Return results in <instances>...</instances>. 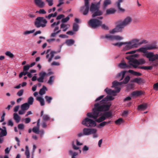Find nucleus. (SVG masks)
Here are the masks:
<instances>
[{"label":"nucleus","instance_id":"nucleus-27","mask_svg":"<svg viewBox=\"0 0 158 158\" xmlns=\"http://www.w3.org/2000/svg\"><path fill=\"white\" fill-rule=\"evenodd\" d=\"M111 3V1L110 0H105L103 6V9H105L107 6L110 4Z\"/></svg>","mask_w":158,"mask_h":158},{"label":"nucleus","instance_id":"nucleus-52","mask_svg":"<svg viewBox=\"0 0 158 158\" xmlns=\"http://www.w3.org/2000/svg\"><path fill=\"white\" fill-rule=\"evenodd\" d=\"M105 38L110 40H114V35H106Z\"/></svg>","mask_w":158,"mask_h":158},{"label":"nucleus","instance_id":"nucleus-33","mask_svg":"<svg viewBox=\"0 0 158 158\" xmlns=\"http://www.w3.org/2000/svg\"><path fill=\"white\" fill-rule=\"evenodd\" d=\"M128 72L136 76H140L142 74L140 73L135 72L131 70H129Z\"/></svg>","mask_w":158,"mask_h":158},{"label":"nucleus","instance_id":"nucleus-40","mask_svg":"<svg viewBox=\"0 0 158 158\" xmlns=\"http://www.w3.org/2000/svg\"><path fill=\"white\" fill-rule=\"evenodd\" d=\"M34 102V98L32 97H30L28 99L27 103L29 104V105H31L33 104Z\"/></svg>","mask_w":158,"mask_h":158},{"label":"nucleus","instance_id":"nucleus-57","mask_svg":"<svg viewBox=\"0 0 158 158\" xmlns=\"http://www.w3.org/2000/svg\"><path fill=\"white\" fill-rule=\"evenodd\" d=\"M101 26L102 28V29L105 30H108L109 29L108 27L105 24H101V25L100 26Z\"/></svg>","mask_w":158,"mask_h":158},{"label":"nucleus","instance_id":"nucleus-15","mask_svg":"<svg viewBox=\"0 0 158 158\" xmlns=\"http://www.w3.org/2000/svg\"><path fill=\"white\" fill-rule=\"evenodd\" d=\"M126 72V71H123L119 73L116 76V78L119 80V81L122 80L123 79Z\"/></svg>","mask_w":158,"mask_h":158},{"label":"nucleus","instance_id":"nucleus-63","mask_svg":"<svg viewBox=\"0 0 158 158\" xmlns=\"http://www.w3.org/2000/svg\"><path fill=\"white\" fill-rule=\"evenodd\" d=\"M123 38L118 35H114V40H120L123 39Z\"/></svg>","mask_w":158,"mask_h":158},{"label":"nucleus","instance_id":"nucleus-43","mask_svg":"<svg viewBox=\"0 0 158 158\" xmlns=\"http://www.w3.org/2000/svg\"><path fill=\"white\" fill-rule=\"evenodd\" d=\"M69 152V154L72 155V158H76L75 157L78 155V153L76 152H73L72 150H70Z\"/></svg>","mask_w":158,"mask_h":158},{"label":"nucleus","instance_id":"nucleus-55","mask_svg":"<svg viewBox=\"0 0 158 158\" xmlns=\"http://www.w3.org/2000/svg\"><path fill=\"white\" fill-rule=\"evenodd\" d=\"M30 68L29 65L27 64L26 65H25L23 67V71L24 72H27V71Z\"/></svg>","mask_w":158,"mask_h":158},{"label":"nucleus","instance_id":"nucleus-37","mask_svg":"<svg viewBox=\"0 0 158 158\" xmlns=\"http://www.w3.org/2000/svg\"><path fill=\"white\" fill-rule=\"evenodd\" d=\"M139 68L144 69V70H152V66H139Z\"/></svg>","mask_w":158,"mask_h":158},{"label":"nucleus","instance_id":"nucleus-32","mask_svg":"<svg viewBox=\"0 0 158 158\" xmlns=\"http://www.w3.org/2000/svg\"><path fill=\"white\" fill-rule=\"evenodd\" d=\"M57 52L54 51H51L50 52V57L48 59V62H51L53 57L55 54H56Z\"/></svg>","mask_w":158,"mask_h":158},{"label":"nucleus","instance_id":"nucleus-17","mask_svg":"<svg viewBox=\"0 0 158 158\" xmlns=\"http://www.w3.org/2000/svg\"><path fill=\"white\" fill-rule=\"evenodd\" d=\"M143 94V92L140 91H136L133 92L131 94V96L132 97H138Z\"/></svg>","mask_w":158,"mask_h":158},{"label":"nucleus","instance_id":"nucleus-25","mask_svg":"<svg viewBox=\"0 0 158 158\" xmlns=\"http://www.w3.org/2000/svg\"><path fill=\"white\" fill-rule=\"evenodd\" d=\"M36 100L40 103L41 106H44L45 105V102L44 99L41 97H38L36 98Z\"/></svg>","mask_w":158,"mask_h":158},{"label":"nucleus","instance_id":"nucleus-44","mask_svg":"<svg viewBox=\"0 0 158 158\" xmlns=\"http://www.w3.org/2000/svg\"><path fill=\"white\" fill-rule=\"evenodd\" d=\"M25 154L26 156H27V158H29L30 157V152L27 146H26V151L25 152Z\"/></svg>","mask_w":158,"mask_h":158},{"label":"nucleus","instance_id":"nucleus-12","mask_svg":"<svg viewBox=\"0 0 158 158\" xmlns=\"http://www.w3.org/2000/svg\"><path fill=\"white\" fill-rule=\"evenodd\" d=\"M139 40L137 39H134L131 41H129L131 45L133 48H137L138 45L141 44L143 43H146V40H143L141 42L139 43Z\"/></svg>","mask_w":158,"mask_h":158},{"label":"nucleus","instance_id":"nucleus-61","mask_svg":"<svg viewBox=\"0 0 158 158\" xmlns=\"http://www.w3.org/2000/svg\"><path fill=\"white\" fill-rule=\"evenodd\" d=\"M138 60L139 64H143L145 63V61L144 59H139Z\"/></svg>","mask_w":158,"mask_h":158},{"label":"nucleus","instance_id":"nucleus-53","mask_svg":"<svg viewBox=\"0 0 158 158\" xmlns=\"http://www.w3.org/2000/svg\"><path fill=\"white\" fill-rule=\"evenodd\" d=\"M54 76H51L48 81V83L50 84H52L54 80Z\"/></svg>","mask_w":158,"mask_h":158},{"label":"nucleus","instance_id":"nucleus-24","mask_svg":"<svg viewBox=\"0 0 158 158\" xmlns=\"http://www.w3.org/2000/svg\"><path fill=\"white\" fill-rule=\"evenodd\" d=\"M30 105L29 104L26 103L23 104L21 106V109L22 110H27L29 108Z\"/></svg>","mask_w":158,"mask_h":158},{"label":"nucleus","instance_id":"nucleus-7","mask_svg":"<svg viewBox=\"0 0 158 158\" xmlns=\"http://www.w3.org/2000/svg\"><path fill=\"white\" fill-rule=\"evenodd\" d=\"M47 21L42 17H38L35 19L34 25L37 28L45 27L47 23Z\"/></svg>","mask_w":158,"mask_h":158},{"label":"nucleus","instance_id":"nucleus-64","mask_svg":"<svg viewBox=\"0 0 158 158\" xmlns=\"http://www.w3.org/2000/svg\"><path fill=\"white\" fill-rule=\"evenodd\" d=\"M46 75V73L45 72L40 73L39 74L40 77L41 78L44 79V77Z\"/></svg>","mask_w":158,"mask_h":158},{"label":"nucleus","instance_id":"nucleus-18","mask_svg":"<svg viewBox=\"0 0 158 158\" xmlns=\"http://www.w3.org/2000/svg\"><path fill=\"white\" fill-rule=\"evenodd\" d=\"M3 129L2 130L0 133V137H2L6 135L7 132L6 127L3 126L2 127Z\"/></svg>","mask_w":158,"mask_h":158},{"label":"nucleus","instance_id":"nucleus-60","mask_svg":"<svg viewBox=\"0 0 158 158\" xmlns=\"http://www.w3.org/2000/svg\"><path fill=\"white\" fill-rule=\"evenodd\" d=\"M69 19V16H67L65 18L63 19H62L61 22L63 23H65L67 22Z\"/></svg>","mask_w":158,"mask_h":158},{"label":"nucleus","instance_id":"nucleus-41","mask_svg":"<svg viewBox=\"0 0 158 158\" xmlns=\"http://www.w3.org/2000/svg\"><path fill=\"white\" fill-rule=\"evenodd\" d=\"M133 88V85L132 84H129L127 85L126 89L128 91H129L132 89Z\"/></svg>","mask_w":158,"mask_h":158},{"label":"nucleus","instance_id":"nucleus-48","mask_svg":"<svg viewBox=\"0 0 158 158\" xmlns=\"http://www.w3.org/2000/svg\"><path fill=\"white\" fill-rule=\"evenodd\" d=\"M78 25L77 24L74 23L73 24V30L75 31H77L78 30Z\"/></svg>","mask_w":158,"mask_h":158},{"label":"nucleus","instance_id":"nucleus-13","mask_svg":"<svg viewBox=\"0 0 158 158\" xmlns=\"http://www.w3.org/2000/svg\"><path fill=\"white\" fill-rule=\"evenodd\" d=\"M83 131L84 135H88L96 133L97 130L95 129L85 128L83 129Z\"/></svg>","mask_w":158,"mask_h":158},{"label":"nucleus","instance_id":"nucleus-31","mask_svg":"<svg viewBox=\"0 0 158 158\" xmlns=\"http://www.w3.org/2000/svg\"><path fill=\"white\" fill-rule=\"evenodd\" d=\"M124 43H125L124 44H126L125 48V49L127 50L133 48L132 45L130 44L129 42Z\"/></svg>","mask_w":158,"mask_h":158},{"label":"nucleus","instance_id":"nucleus-45","mask_svg":"<svg viewBox=\"0 0 158 158\" xmlns=\"http://www.w3.org/2000/svg\"><path fill=\"white\" fill-rule=\"evenodd\" d=\"M35 31V29H33L31 31H26L24 32L23 34L26 35L31 33H32Z\"/></svg>","mask_w":158,"mask_h":158},{"label":"nucleus","instance_id":"nucleus-16","mask_svg":"<svg viewBox=\"0 0 158 158\" xmlns=\"http://www.w3.org/2000/svg\"><path fill=\"white\" fill-rule=\"evenodd\" d=\"M89 9V6H83L81 7V10H84L83 14L86 15L88 13Z\"/></svg>","mask_w":158,"mask_h":158},{"label":"nucleus","instance_id":"nucleus-5","mask_svg":"<svg viewBox=\"0 0 158 158\" xmlns=\"http://www.w3.org/2000/svg\"><path fill=\"white\" fill-rule=\"evenodd\" d=\"M99 6H98L94 3H92L90 7V11L92 13V15L93 18L97 16H100L103 14V12L99 10Z\"/></svg>","mask_w":158,"mask_h":158},{"label":"nucleus","instance_id":"nucleus-19","mask_svg":"<svg viewBox=\"0 0 158 158\" xmlns=\"http://www.w3.org/2000/svg\"><path fill=\"white\" fill-rule=\"evenodd\" d=\"M147 107V105L146 103L140 104L138 106V109L139 110H144Z\"/></svg>","mask_w":158,"mask_h":158},{"label":"nucleus","instance_id":"nucleus-26","mask_svg":"<svg viewBox=\"0 0 158 158\" xmlns=\"http://www.w3.org/2000/svg\"><path fill=\"white\" fill-rule=\"evenodd\" d=\"M14 119L16 123H19L20 120V118L17 114L15 113L13 114Z\"/></svg>","mask_w":158,"mask_h":158},{"label":"nucleus","instance_id":"nucleus-62","mask_svg":"<svg viewBox=\"0 0 158 158\" xmlns=\"http://www.w3.org/2000/svg\"><path fill=\"white\" fill-rule=\"evenodd\" d=\"M27 73H28L27 72H26V71L24 72L23 71V72H21L19 74V77L21 78L23 76V75L25 76L26 75H27Z\"/></svg>","mask_w":158,"mask_h":158},{"label":"nucleus","instance_id":"nucleus-1","mask_svg":"<svg viewBox=\"0 0 158 158\" xmlns=\"http://www.w3.org/2000/svg\"><path fill=\"white\" fill-rule=\"evenodd\" d=\"M114 98L112 96L108 95L99 102L95 103L94 105V110L95 114L97 115L98 114L96 113L97 111H108L111 106L110 102H108L106 103L108 101L113 100ZM97 115H95L94 118H96Z\"/></svg>","mask_w":158,"mask_h":158},{"label":"nucleus","instance_id":"nucleus-58","mask_svg":"<svg viewBox=\"0 0 158 158\" xmlns=\"http://www.w3.org/2000/svg\"><path fill=\"white\" fill-rule=\"evenodd\" d=\"M24 90L23 89H21L19 90L17 93V94L19 96H21L23 95Z\"/></svg>","mask_w":158,"mask_h":158},{"label":"nucleus","instance_id":"nucleus-47","mask_svg":"<svg viewBox=\"0 0 158 158\" xmlns=\"http://www.w3.org/2000/svg\"><path fill=\"white\" fill-rule=\"evenodd\" d=\"M5 54L11 58H12L14 56V55L10 51L6 52L5 53Z\"/></svg>","mask_w":158,"mask_h":158},{"label":"nucleus","instance_id":"nucleus-14","mask_svg":"<svg viewBox=\"0 0 158 158\" xmlns=\"http://www.w3.org/2000/svg\"><path fill=\"white\" fill-rule=\"evenodd\" d=\"M34 2L35 4L39 8H43L45 5V3L42 0H34Z\"/></svg>","mask_w":158,"mask_h":158},{"label":"nucleus","instance_id":"nucleus-49","mask_svg":"<svg viewBox=\"0 0 158 158\" xmlns=\"http://www.w3.org/2000/svg\"><path fill=\"white\" fill-rule=\"evenodd\" d=\"M125 44L124 42H118L115 43H113L112 44L114 45L118 46L119 47Z\"/></svg>","mask_w":158,"mask_h":158},{"label":"nucleus","instance_id":"nucleus-51","mask_svg":"<svg viewBox=\"0 0 158 158\" xmlns=\"http://www.w3.org/2000/svg\"><path fill=\"white\" fill-rule=\"evenodd\" d=\"M39 127H34L32 129V131H33L36 134H39Z\"/></svg>","mask_w":158,"mask_h":158},{"label":"nucleus","instance_id":"nucleus-21","mask_svg":"<svg viewBox=\"0 0 158 158\" xmlns=\"http://www.w3.org/2000/svg\"><path fill=\"white\" fill-rule=\"evenodd\" d=\"M103 114L104 117H105V119L107 118H111L112 115V113L110 111L105 112Z\"/></svg>","mask_w":158,"mask_h":158},{"label":"nucleus","instance_id":"nucleus-3","mask_svg":"<svg viewBox=\"0 0 158 158\" xmlns=\"http://www.w3.org/2000/svg\"><path fill=\"white\" fill-rule=\"evenodd\" d=\"M94 107L93 109V111L92 112H89L87 114V116L89 118H91L95 119V122H97L98 123H101L105 119V118L103 114H100V112L103 111H96V113L98 114L97 116V117L95 118H94V116L95 115H97L95 114Z\"/></svg>","mask_w":158,"mask_h":158},{"label":"nucleus","instance_id":"nucleus-59","mask_svg":"<svg viewBox=\"0 0 158 158\" xmlns=\"http://www.w3.org/2000/svg\"><path fill=\"white\" fill-rule=\"evenodd\" d=\"M14 125V123L11 119H9L7 125L8 126H10L11 127H13Z\"/></svg>","mask_w":158,"mask_h":158},{"label":"nucleus","instance_id":"nucleus-42","mask_svg":"<svg viewBox=\"0 0 158 158\" xmlns=\"http://www.w3.org/2000/svg\"><path fill=\"white\" fill-rule=\"evenodd\" d=\"M43 119L44 121H47L50 119V118L48 115H43Z\"/></svg>","mask_w":158,"mask_h":158},{"label":"nucleus","instance_id":"nucleus-2","mask_svg":"<svg viewBox=\"0 0 158 158\" xmlns=\"http://www.w3.org/2000/svg\"><path fill=\"white\" fill-rule=\"evenodd\" d=\"M132 18L130 16L126 17L123 21H119L117 22V24L113 30L110 31V33L114 34L115 33L122 32L123 29L127 25L131 24L132 21Z\"/></svg>","mask_w":158,"mask_h":158},{"label":"nucleus","instance_id":"nucleus-4","mask_svg":"<svg viewBox=\"0 0 158 158\" xmlns=\"http://www.w3.org/2000/svg\"><path fill=\"white\" fill-rule=\"evenodd\" d=\"M103 19V17L99 16L98 17V19H91L88 21V24L90 27L93 29H96L100 26L102 24V21L99 19L101 20Z\"/></svg>","mask_w":158,"mask_h":158},{"label":"nucleus","instance_id":"nucleus-20","mask_svg":"<svg viewBox=\"0 0 158 158\" xmlns=\"http://www.w3.org/2000/svg\"><path fill=\"white\" fill-rule=\"evenodd\" d=\"M48 90L47 88L45 86L43 85L42 88L39 91V94L41 95H43L45 94L46 91Z\"/></svg>","mask_w":158,"mask_h":158},{"label":"nucleus","instance_id":"nucleus-46","mask_svg":"<svg viewBox=\"0 0 158 158\" xmlns=\"http://www.w3.org/2000/svg\"><path fill=\"white\" fill-rule=\"evenodd\" d=\"M123 122V120L122 118H119L116 121H115V123L116 124H120L121 123Z\"/></svg>","mask_w":158,"mask_h":158},{"label":"nucleus","instance_id":"nucleus-38","mask_svg":"<svg viewBox=\"0 0 158 158\" xmlns=\"http://www.w3.org/2000/svg\"><path fill=\"white\" fill-rule=\"evenodd\" d=\"M148 50L147 49V47L145 48H141L139 49L136 50L137 51L142 52L143 53H146L147 52V50Z\"/></svg>","mask_w":158,"mask_h":158},{"label":"nucleus","instance_id":"nucleus-11","mask_svg":"<svg viewBox=\"0 0 158 158\" xmlns=\"http://www.w3.org/2000/svg\"><path fill=\"white\" fill-rule=\"evenodd\" d=\"M129 60V63L130 65L133 66L134 68H136L139 65L138 60L134 59L133 58L127 57Z\"/></svg>","mask_w":158,"mask_h":158},{"label":"nucleus","instance_id":"nucleus-29","mask_svg":"<svg viewBox=\"0 0 158 158\" xmlns=\"http://www.w3.org/2000/svg\"><path fill=\"white\" fill-rule=\"evenodd\" d=\"M116 11V10L112 8L107 9L106 11V14L110 15L114 14Z\"/></svg>","mask_w":158,"mask_h":158},{"label":"nucleus","instance_id":"nucleus-50","mask_svg":"<svg viewBox=\"0 0 158 158\" xmlns=\"http://www.w3.org/2000/svg\"><path fill=\"white\" fill-rule=\"evenodd\" d=\"M60 31L61 30H59L57 31L56 32H54L51 34V37H55L57 34L60 33Z\"/></svg>","mask_w":158,"mask_h":158},{"label":"nucleus","instance_id":"nucleus-28","mask_svg":"<svg viewBox=\"0 0 158 158\" xmlns=\"http://www.w3.org/2000/svg\"><path fill=\"white\" fill-rule=\"evenodd\" d=\"M111 122V121H109L108 122L103 121L101 122V123L98 126V128H101L102 127H103L105 126L106 124H109Z\"/></svg>","mask_w":158,"mask_h":158},{"label":"nucleus","instance_id":"nucleus-56","mask_svg":"<svg viewBox=\"0 0 158 158\" xmlns=\"http://www.w3.org/2000/svg\"><path fill=\"white\" fill-rule=\"evenodd\" d=\"M49 6H51L53 4V0H46Z\"/></svg>","mask_w":158,"mask_h":158},{"label":"nucleus","instance_id":"nucleus-30","mask_svg":"<svg viewBox=\"0 0 158 158\" xmlns=\"http://www.w3.org/2000/svg\"><path fill=\"white\" fill-rule=\"evenodd\" d=\"M65 43L67 45L71 46L74 44V41L72 39L67 40H66Z\"/></svg>","mask_w":158,"mask_h":158},{"label":"nucleus","instance_id":"nucleus-9","mask_svg":"<svg viewBox=\"0 0 158 158\" xmlns=\"http://www.w3.org/2000/svg\"><path fill=\"white\" fill-rule=\"evenodd\" d=\"M115 88V90H112L111 89H109L108 88H106L104 90V91L108 94L112 95L113 96H115L116 95V93L119 92L121 89L119 87L116 86L114 87Z\"/></svg>","mask_w":158,"mask_h":158},{"label":"nucleus","instance_id":"nucleus-22","mask_svg":"<svg viewBox=\"0 0 158 158\" xmlns=\"http://www.w3.org/2000/svg\"><path fill=\"white\" fill-rule=\"evenodd\" d=\"M119 67L122 69L126 68H130V66L127 65L125 62H124L123 61H122L121 63L119 64Z\"/></svg>","mask_w":158,"mask_h":158},{"label":"nucleus","instance_id":"nucleus-36","mask_svg":"<svg viewBox=\"0 0 158 158\" xmlns=\"http://www.w3.org/2000/svg\"><path fill=\"white\" fill-rule=\"evenodd\" d=\"M57 15V13L56 12H55L54 13H51L49 14L48 16H46L45 18L48 19H50L52 17H54L56 16Z\"/></svg>","mask_w":158,"mask_h":158},{"label":"nucleus","instance_id":"nucleus-35","mask_svg":"<svg viewBox=\"0 0 158 158\" xmlns=\"http://www.w3.org/2000/svg\"><path fill=\"white\" fill-rule=\"evenodd\" d=\"M133 81L138 84H140L143 82V80L140 78H137L134 79Z\"/></svg>","mask_w":158,"mask_h":158},{"label":"nucleus","instance_id":"nucleus-6","mask_svg":"<svg viewBox=\"0 0 158 158\" xmlns=\"http://www.w3.org/2000/svg\"><path fill=\"white\" fill-rule=\"evenodd\" d=\"M145 56L148 59L149 61L153 62L152 64V66H156L158 65V54H154L153 52H149L145 54Z\"/></svg>","mask_w":158,"mask_h":158},{"label":"nucleus","instance_id":"nucleus-10","mask_svg":"<svg viewBox=\"0 0 158 158\" xmlns=\"http://www.w3.org/2000/svg\"><path fill=\"white\" fill-rule=\"evenodd\" d=\"M130 79V77L128 76H127L125 78L124 80L122 81L118 82L116 81H114L112 82V87H114L118 85H121L122 84H126L129 81Z\"/></svg>","mask_w":158,"mask_h":158},{"label":"nucleus","instance_id":"nucleus-39","mask_svg":"<svg viewBox=\"0 0 158 158\" xmlns=\"http://www.w3.org/2000/svg\"><path fill=\"white\" fill-rule=\"evenodd\" d=\"M147 49L148 50H151L152 49H157V47L156 45H150L149 46L147 47Z\"/></svg>","mask_w":158,"mask_h":158},{"label":"nucleus","instance_id":"nucleus-34","mask_svg":"<svg viewBox=\"0 0 158 158\" xmlns=\"http://www.w3.org/2000/svg\"><path fill=\"white\" fill-rule=\"evenodd\" d=\"M45 98L46 99V102L48 104H50L51 103L53 99V98L48 96H46L45 97Z\"/></svg>","mask_w":158,"mask_h":158},{"label":"nucleus","instance_id":"nucleus-54","mask_svg":"<svg viewBox=\"0 0 158 158\" xmlns=\"http://www.w3.org/2000/svg\"><path fill=\"white\" fill-rule=\"evenodd\" d=\"M36 13H38L40 14H45L46 13V12L43 9H40L39 11H37Z\"/></svg>","mask_w":158,"mask_h":158},{"label":"nucleus","instance_id":"nucleus-23","mask_svg":"<svg viewBox=\"0 0 158 158\" xmlns=\"http://www.w3.org/2000/svg\"><path fill=\"white\" fill-rule=\"evenodd\" d=\"M123 0H118L117 2L116 3L117 6L119 9V10L122 12H124L125 10L123 9L122 8L120 7V3L123 2Z\"/></svg>","mask_w":158,"mask_h":158},{"label":"nucleus","instance_id":"nucleus-8","mask_svg":"<svg viewBox=\"0 0 158 158\" xmlns=\"http://www.w3.org/2000/svg\"><path fill=\"white\" fill-rule=\"evenodd\" d=\"M89 118H85L82 122V124L88 127H95L96 125V123L95 121Z\"/></svg>","mask_w":158,"mask_h":158}]
</instances>
